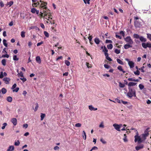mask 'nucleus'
I'll return each mask as SVG.
<instances>
[{
  "label": "nucleus",
  "instance_id": "f257e3e1",
  "mask_svg": "<svg viewBox=\"0 0 151 151\" xmlns=\"http://www.w3.org/2000/svg\"><path fill=\"white\" fill-rule=\"evenodd\" d=\"M128 88L129 91L127 93V96L130 98H132L133 96L136 97L135 90L130 87H129Z\"/></svg>",
  "mask_w": 151,
  "mask_h": 151
},
{
  "label": "nucleus",
  "instance_id": "f03ea898",
  "mask_svg": "<svg viewBox=\"0 0 151 151\" xmlns=\"http://www.w3.org/2000/svg\"><path fill=\"white\" fill-rule=\"evenodd\" d=\"M45 10H41L40 12V15H38V16L40 17V18H44V16L45 15H46L47 14H49L50 13V11L48 9H45Z\"/></svg>",
  "mask_w": 151,
  "mask_h": 151
},
{
  "label": "nucleus",
  "instance_id": "7ed1b4c3",
  "mask_svg": "<svg viewBox=\"0 0 151 151\" xmlns=\"http://www.w3.org/2000/svg\"><path fill=\"white\" fill-rule=\"evenodd\" d=\"M40 4L39 6L40 8H43V9L42 10H45V9H47L46 6L47 3L46 2H44L41 1L40 0Z\"/></svg>",
  "mask_w": 151,
  "mask_h": 151
},
{
  "label": "nucleus",
  "instance_id": "20e7f679",
  "mask_svg": "<svg viewBox=\"0 0 151 151\" xmlns=\"http://www.w3.org/2000/svg\"><path fill=\"white\" fill-rule=\"evenodd\" d=\"M124 40L128 44H132L133 43L132 40L130 36H127L126 38H124Z\"/></svg>",
  "mask_w": 151,
  "mask_h": 151
},
{
  "label": "nucleus",
  "instance_id": "39448f33",
  "mask_svg": "<svg viewBox=\"0 0 151 151\" xmlns=\"http://www.w3.org/2000/svg\"><path fill=\"white\" fill-rule=\"evenodd\" d=\"M142 47L145 49H146L147 47L151 48V43L150 42H148L147 43L145 42L142 43Z\"/></svg>",
  "mask_w": 151,
  "mask_h": 151
},
{
  "label": "nucleus",
  "instance_id": "423d86ee",
  "mask_svg": "<svg viewBox=\"0 0 151 151\" xmlns=\"http://www.w3.org/2000/svg\"><path fill=\"white\" fill-rule=\"evenodd\" d=\"M149 128H148L145 131L144 133L142 134V136L144 138H145L146 137L148 136L149 134V132L150 131H149Z\"/></svg>",
  "mask_w": 151,
  "mask_h": 151
},
{
  "label": "nucleus",
  "instance_id": "0eeeda50",
  "mask_svg": "<svg viewBox=\"0 0 151 151\" xmlns=\"http://www.w3.org/2000/svg\"><path fill=\"white\" fill-rule=\"evenodd\" d=\"M113 127H114L115 129L119 131H120V125H119V124H113Z\"/></svg>",
  "mask_w": 151,
  "mask_h": 151
},
{
  "label": "nucleus",
  "instance_id": "6e6552de",
  "mask_svg": "<svg viewBox=\"0 0 151 151\" xmlns=\"http://www.w3.org/2000/svg\"><path fill=\"white\" fill-rule=\"evenodd\" d=\"M50 18L51 19H52V17L50 12L49 13V14H47L45 15L44 16V19H45L48 20H49V19Z\"/></svg>",
  "mask_w": 151,
  "mask_h": 151
},
{
  "label": "nucleus",
  "instance_id": "1a4fd4ad",
  "mask_svg": "<svg viewBox=\"0 0 151 151\" xmlns=\"http://www.w3.org/2000/svg\"><path fill=\"white\" fill-rule=\"evenodd\" d=\"M5 83L6 84H9V81L10 80V78L7 77H5L3 79Z\"/></svg>",
  "mask_w": 151,
  "mask_h": 151
},
{
  "label": "nucleus",
  "instance_id": "9d476101",
  "mask_svg": "<svg viewBox=\"0 0 151 151\" xmlns=\"http://www.w3.org/2000/svg\"><path fill=\"white\" fill-rule=\"evenodd\" d=\"M11 121L14 126H15L17 125V121L16 118H12L11 120Z\"/></svg>",
  "mask_w": 151,
  "mask_h": 151
},
{
  "label": "nucleus",
  "instance_id": "9b49d317",
  "mask_svg": "<svg viewBox=\"0 0 151 151\" xmlns=\"http://www.w3.org/2000/svg\"><path fill=\"white\" fill-rule=\"evenodd\" d=\"M132 44H125L124 46V47L125 49H127L129 48L132 47Z\"/></svg>",
  "mask_w": 151,
  "mask_h": 151
},
{
  "label": "nucleus",
  "instance_id": "f8f14e48",
  "mask_svg": "<svg viewBox=\"0 0 151 151\" xmlns=\"http://www.w3.org/2000/svg\"><path fill=\"white\" fill-rule=\"evenodd\" d=\"M128 64L131 68H133L134 66V63L132 61H129Z\"/></svg>",
  "mask_w": 151,
  "mask_h": 151
},
{
  "label": "nucleus",
  "instance_id": "ddd939ff",
  "mask_svg": "<svg viewBox=\"0 0 151 151\" xmlns=\"http://www.w3.org/2000/svg\"><path fill=\"white\" fill-rule=\"evenodd\" d=\"M14 147L13 146H9L6 151H13L14 150Z\"/></svg>",
  "mask_w": 151,
  "mask_h": 151
},
{
  "label": "nucleus",
  "instance_id": "4468645a",
  "mask_svg": "<svg viewBox=\"0 0 151 151\" xmlns=\"http://www.w3.org/2000/svg\"><path fill=\"white\" fill-rule=\"evenodd\" d=\"M135 139L134 141L135 142H136L137 141L139 142L141 140V139L139 136L137 135H135L134 137Z\"/></svg>",
  "mask_w": 151,
  "mask_h": 151
},
{
  "label": "nucleus",
  "instance_id": "2eb2a0df",
  "mask_svg": "<svg viewBox=\"0 0 151 151\" xmlns=\"http://www.w3.org/2000/svg\"><path fill=\"white\" fill-rule=\"evenodd\" d=\"M137 84L136 83L130 82L128 84V86L129 87H130L131 86H134Z\"/></svg>",
  "mask_w": 151,
  "mask_h": 151
},
{
  "label": "nucleus",
  "instance_id": "dca6fc26",
  "mask_svg": "<svg viewBox=\"0 0 151 151\" xmlns=\"http://www.w3.org/2000/svg\"><path fill=\"white\" fill-rule=\"evenodd\" d=\"M117 69L121 71H122L123 73H124L125 71L122 69V67L121 65H119L117 67Z\"/></svg>",
  "mask_w": 151,
  "mask_h": 151
},
{
  "label": "nucleus",
  "instance_id": "f3484780",
  "mask_svg": "<svg viewBox=\"0 0 151 151\" xmlns=\"http://www.w3.org/2000/svg\"><path fill=\"white\" fill-rule=\"evenodd\" d=\"M36 61L38 63L40 64L41 63V60L40 58V56H37L36 58Z\"/></svg>",
  "mask_w": 151,
  "mask_h": 151
},
{
  "label": "nucleus",
  "instance_id": "a211bd4d",
  "mask_svg": "<svg viewBox=\"0 0 151 151\" xmlns=\"http://www.w3.org/2000/svg\"><path fill=\"white\" fill-rule=\"evenodd\" d=\"M139 39L141 42H145L147 41V39L142 36H140Z\"/></svg>",
  "mask_w": 151,
  "mask_h": 151
},
{
  "label": "nucleus",
  "instance_id": "6ab92c4d",
  "mask_svg": "<svg viewBox=\"0 0 151 151\" xmlns=\"http://www.w3.org/2000/svg\"><path fill=\"white\" fill-rule=\"evenodd\" d=\"M140 25L139 23L137 21H135L134 22V26L136 27H139Z\"/></svg>",
  "mask_w": 151,
  "mask_h": 151
},
{
  "label": "nucleus",
  "instance_id": "aec40b11",
  "mask_svg": "<svg viewBox=\"0 0 151 151\" xmlns=\"http://www.w3.org/2000/svg\"><path fill=\"white\" fill-rule=\"evenodd\" d=\"M94 42L97 44H99L100 42V40L98 38H96L94 39Z\"/></svg>",
  "mask_w": 151,
  "mask_h": 151
},
{
  "label": "nucleus",
  "instance_id": "412c9836",
  "mask_svg": "<svg viewBox=\"0 0 151 151\" xmlns=\"http://www.w3.org/2000/svg\"><path fill=\"white\" fill-rule=\"evenodd\" d=\"M7 101L9 102H11L12 100V98L11 96H8L6 98Z\"/></svg>",
  "mask_w": 151,
  "mask_h": 151
},
{
  "label": "nucleus",
  "instance_id": "4be33fe9",
  "mask_svg": "<svg viewBox=\"0 0 151 151\" xmlns=\"http://www.w3.org/2000/svg\"><path fill=\"white\" fill-rule=\"evenodd\" d=\"M105 56H106V59L109 60V61H112V60L109 57L108 54H106V53L105 54Z\"/></svg>",
  "mask_w": 151,
  "mask_h": 151
},
{
  "label": "nucleus",
  "instance_id": "5701e85b",
  "mask_svg": "<svg viewBox=\"0 0 151 151\" xmlns=\"http://www.w3.org/2000/svg\"><path fill=\"white\" fill-rule=\"evenodd\" d=\"M117 61L118 63L121 65H123L124 64L123 62L120 59H117Z\"/></svg>",
  "mask_w": 151,
  "mask_h": 151
},
{
  "label": "nucleus",
  "instance_id": "b1692460",
  "mask_svg": "<svg viewBox=\"0 0 151 151\" xmlns=\"http://www.w3.org/2000/svg\"><path fill=\"white\" fill-rule=\"evenodd\" d=\"M2 93L3 94H5L6 92V90L4 88H2L1 89Z\"/></svg>",
  "mask_w": 151,
  "mask_h": 151
},
{
  "label": "nucleus",
  "instance_id": "393cba45",
  "mask_svg": "<svg viewBox=\"0 0 151 151\" xmlns=\"http://www.w3.org/2000/svg\"><path fill=\"white\" fill-rule=\"evenodd\" d=\"M13 4V2L12 1H10L9 2H8L6 4V5L8 6H11Z\"/></svg>",
  "mask_w": 151,
  "mask_h": 151
},
{
  "label": "nucleus",
  "instance_id": "a878e982",
  "mask_svg": "<svg viewBox=\"0 0 151 151\" xmlns=\"http://www.w3.org/2000/svg\"><path fill=\"white\" fill-rule=\"evenodd\" d=\"M107 47L109 49H111L113 47L112 45L111 44H110L107 45Z\"/></svg>",
  "mask_w": 151,
  "mask_h": 151
},
{
  "label": "nucleus",
  "instance_id": "bb28decb",
  "mask_svg": "<svg viewBox=\"0 0 151 151\" xmlns=\"http://www.w3.org/2000/svg\"><path fill=\"white\" fill-rule=\"evenodd\" d=\"M45 114H43V113H41L40 117H41V120H42L45 117Z\"/></svg>",
  "mask_w": 151,
  "mask_h": 151
},
{
  "label": "nucleus",
  "instance_id": "cd10ccee",
  "mask_svg": "<svg viewBox=\"0 0 151 151\" xmlns=\"http://www.w3.org/2000/svg\"><path fill=\"white\" fill-rule=\"evenodd\" d=\"M25 32L24 31H22L21 32V35L22 37L24 38L25 37Z\"/></svg>",
  "mask_w": 151,
  "mask_h": 151
},
{
  "label": "nucleus",
  "instance_id": "c85d7f7f",
  "mask_svg": "<svg viewBox=\"0 0 151 151\" xmlns=\"http://www.w3.org/2000/svg\"><path fill=\"white\" fill-rule=\"evenodd\" d=\"M145 65V63L143 64V66L140 69H139V70H141V71L142 72L144 73L145 72V70H144V69L145 68V66L144 65Z\"/></svg>",
  "mask_w": 151,
  "mask_h": 151
},
{
  "label": "nucleus",
  "instance_id": "c756f323",
  "mask_svg": "<svg viewBox=\"0 0 151 151\" xmlns=\"http://www.w3.org/2000/svg\"><path fill=\"white\" fill-rule=\"evenodd\" d=\"M119 86L120 88H124L125 86V85L121 82L119 83Z\"/></svg>",
  "mask_w": 151,
  "mask_h": 151
},
{
  "label": "nucleus",
  "instance_id": "7c9ffc66",
  "mask_svg": "<svg viewBox=\"0 0 151 151\" xmlns=\"http://www.w3.org/2000/svg\"><path fill=\"white\" fill-rule=\"evenodd\" d=\"M34 6L37 7L38 6H39L40 4V2H39V1H37L36 2L34 3Z\"/></svg>",
  "mask_w": 151,
  "mask_h": 151
},
{
  "label": "nucleus",
  "instance_id": "2f4dec72",
  "mask_svg": "<svg viewBox=\"0 0 151 151\" xmlns=\"http://www.w3.org/2000/svg\"><path fill=\"white\" fill-rule=\"evenodd\" d=\"M133 36L134 38L136 39H139L140 37L139 35L137 34H134L133 35Z\"/></svg>",
  "mask_w": 151,
  "mask_h": 151
},
{
  "label": "nucleus",
  "instance_id": "473e14b6",
  "mask_svg": "<svg viewBox=\"0 0 151 151\" xmlns=\"http://www.w3.org/2000/svg\"><path fill=\"white\" fill-rule=\"evenodd\" d=\"M143 147V146H137L135 147V149L136 150H138L142 148Z\"/></svg>",
  "mask_w": 151,
  "mask_h": 151
},
{
  "label": "nucleus",
  "instance_id": "72a5a7b5",
  "mask_svg": "<svg viewBox=\"0 0 151 151\" xmlns=\"http://www.w3.org/2000/svg\"><path fill=\"white\" fill-rule=\"evenodd\" d=\"M103 51L105 52V53H106V54H108V53H107L108 50L107 49L106 47L105 46L104 47V48L103 50Z\"/></svg>",
  "mask_w": 151,
  "mask_h": 151
},
{
  "label": "nucleus",
  "instance_id": "f704fd0d",
  "mask_svg": "<svg viewBox=\"0 0 151 151\" xmlns=\"http://www.w3.org/2000/svg\"><path fill=\"white\" fill-rule=\"evenodd\" d=\"M120 50H118L117 49H115L114 50V52L117 54H119L120 53Z\"/></svg>",
  "mask_w": 151,
  "mask_h": 151
},
{
  "label": "nucleus",
  "instance_id": "c9c22d12",
  "mask_svg": "<svg viewBox=\"0 0 151 151\" xmlns=\"http://www.w3.org/2000/svg\"><path fill=\"white\" fill-rule=\"evenodd\" d=\"M147 37L150 41H151V34L147 33Z\"/></svg>",
  "mask_w": 151,
  "mask_h": 151
},
{
  "label": "nucleus",
  "instance_id": "e433bc0d",
  "mask_svg": "<svg viewBox=\"0 0 151 151\" xmlns=\"http://www.w3.org/2000/svg\"><path fill=\"white\" fill-rule=\"evenodd\" d=\"M1 63L2 64L4 65L5 66L6 65V60L5 59H3L1 60Z\"/></svg>",
  "mask_w": 151,
  "mask_h": 151
},
{
  "label": "nucleus",
  "instance_id": "4c0bfd02",
  "mask_svg": "<svg viewBox=\"0 0 151 151\" xmlns=\"http://www.w3.org/2000/svg\"><path fill=\"white\" fill-rule=\"evenodd\" d=\"M65 63L67 66H69L70 64V62L67 60H65Z\"/></svg>",
  "mask_w": 151,
  "mask_h": 151
},
{
  "label": "nucleus",
  "instance_id": "58836bf2",
  "mask_svg": "<svg viewBox=\"0 0 151 151\" xmlns=\"http://www.w3.org/2000/svg\"><path fill=\"white\" fill-rule=\"evenodd\" d=\"M6 40H5V39H4L3 40V44L6 47H7V44L6 43Z\"/></svg>",
  "mask_w": 151,
  "mask_h": 151
},
{
  "label": "nucleus",
  "instance_id": "ea45409f",
  "mask_svg": "<svg viewBox=\"0 0 151 151\" xmlns=\"http://www.w3.org/2000/svg\"><path fill=\"white\" fill-rule=\"evenodd\" d=\"M89 109L91 111H93L94 108L92 105H90L88 106Z\"/></svg>",
  "mask_w": 151,
  "mask_h": 151
},
{
  "label": "nucleus",
  "instance_id": "a19ab883",
  "mask_svg": "<svg viewBox=\"0 0 151 151\" xmlns=\"http://www.w3.org/2000/svg\"><path fill=\"white\" fill-rule=\"evenodd\" d=\"M13 59L14 60H19V58H17L16 55H14L13 57Z\"/></svg>",
  "mask_w": 151,
  "mask_h": 151
},
{
  "label": "nucleus",
  "instance_id": "79ce46f5",
  "mask_svg": "<svg viewBox=\"0 0 151 151\" xmlns=\"http://www.w3.org/2000/svg\"><path fill=\"white\" fill-rule=\"evenodd\" d=\"M124 138L123 139V140L124 142H127V141L128 140L126 138L127 136L126 134H124Z\"/></svg>",
  "mask_w": 151,
  "mask_h": 151
},
{
  "label": "nucleus",
  "instance_id": "37998d69",
  "mask_svg": "<svg viewBox=\"0 0 151 151\" xmlns=\"http://www.w3.org/2000/svg\"><path fill=\"white\" fill-rule=\"evenodd\" d=\"M20 79L23 82H24L27 81V79L24 78V77L20 78Z\"/></svg>",
  "mask_w": 151,
  "mask_h": 151
},
{
  "label": "nucleus",
  "instance_id": "c03bdc74",
  "mask_svg": "<svg viewBox=\"0 0 151 151\" xmlns=\"http://www.w3.org/2000/svg\"><path fill=\"white\" fill-rule=\"evenodd\" d=\"M36 12V10L35 8H32L31 9V12L33 13H35Z\"/></svg>",
  "mask_w": 151,
  "mask_h": 151
},
{
  "label": "nucleus",
  "instance_id": "a18cd8bd",
  "mask_svg": "<svg viewBox=\"0 0 151 151\" xmlns=\"http://www.w3.org/2000/svg\"><path fill=\"white\" fill-rule=\"evenodd\" d=\"M44 34L45 36L47 37H49V33L46 31L44 32Z\"/></svg>",
  "mask_w": 151,
  "mask_h": 151
},
{
  "label": "nucleus",
  "instance_id": "49530a36",
  "mask_svg": "<svg viewBox=\"0 0 151 151\" xmlns=\"http://www.w3.org/2000/svg\"><path fill=\"white\" fill-rule=\"evenodd\" d=\"M139 86L140 90H142L144 88V86L142 84H139Z\"/></svg>",
  "mask_w": 151,
  "mask_h": 151
},
{
  "label": "nucleus",
  "instance_id": "de8ad7c7",
  "mask_svg": "<svg viewBox=\"0 0 151 151\" xmlns=\"http://www.w3.org/2000/svg\"><path fill=\"white\" fill-rule=\"evenodd\" d=\"M134 73L136 75H139L140 74V72L137 70L136 71H134Z\"/></svg>",
  "mask_w": 151,
  "mask_h": 151
},
{
  "label": "nucleus",
  "instance_id": "09e8293b",
  "mask_svg": "<svg viewBox=\"0 0 151 151\" xmlns=\"http://www.w3.org/2000/svg\"><path fill=\"white\" fill-rule=\"evenodd\" d=\"M7 124L6 123H4L3 124V126L1 127V129H4L5 128V127L7 126Z\"/></svg>",
  "mask_w": 151,
  "mask_h": 151
},
{
  "label": "nucleus",
  "instance_id": "8fccbe9b",
  "mask_svg": "<svg viewBox=\"0 0 151 151\" xmlns=\"http://www.w3.org/2000/svg\"><path fill=\"white\" fill-rule=\"evenodd\" d=\"M20 144V142L19 140H17V142L14 143V145L15 146H19Z\"/></svg>",
  "mask_w": 151,
  "mask_h": 151
},
{
  "label": "nucleus",
  "instance_id": "3c124183",
  "mask_svg": "<svg viewBox=\"0 0 151 151\" xmlns=\"http://www.w3.org/2000/svg\"><path fill=\"white\" fill-rule=\"evenodd\" d=\"M17 75L19 76H21V77H23V73L21 71L20 73H19Z\"/></svg>",
  "mask_w": 151,
  "mask_h": 151
},
{
  "label": "nucleus",
  "instance_id": "603ef678",
  "mask_svg": "<svg viewBox=\"0 0 151 151\" xmlns=\"http://www.w3.org/2000/svg\"><path fill=\"white\" fill-rule=\"evenodd\" d=\"M83 134L85 136L84 138V136L83 135V138L85 140H86V133L85 131H83Z\"/></svg>",
  "mask_w": 151,
  "mask_h": 151
},
{
  "label": "nucleus",
  "instance_id": "864d4df0",
  "mask_svg": "<svg viewBox=\"0 0 151 151\" xmlns=\"http://www.w3.org/2000/svg\"><path fill=\"white\" fill-rule=\"evenodd\" d=\"M106 43H112V41L110 40H106Z\"/></svg>",
  "mask_w": 151,
  "mask_h": 151
},
{
  "label": "nucleus",
  "instance_id": "5fc2aeb1",
  "mask_svg": "<svg viewBox=\"0 0 151 151\" xmlns=\"http://www.w3.org/2000/svg\"><path fill=\"white\" fill-rule=\"evenodd\" d=\"M84 1V2L85 4H90V0H83Z\"/></svg>",
  "mask_w": 151,
  "mask_h": 151
},
{
  "label": "nucleus",
  "instance_id": "6e6d98bb",
  "mask_svg": "<svg viewBox=\"0 0 151 151\" xmlns=\"http://www.w3.org/2000/svg\"><path fill=\"white\" fill-rule=\"evenodd\" d=\"M99 127H101L102 128H103L104 127V126L103 124V122H101V123L99 126Z\"/></svg>",
  "mask_w": 151,
  "mask_h": 151
},
{
  "label": "nucleus",
  "instance_id": "4d7b16f0",
  "mask_svg": "<svg viewBox=\"0 0 151 151\" xmlns=\"http://www.w3.org/2000/svg\"><path fill=\"white\" fill-rule=\"evenodd\" d=\"M19 89V88L18 87H17L15 89H13V92H17Z\"/></svg>",
  "mask_w": 151,
  "mask_h": 151
},
{
  "label": "nucleus",
  "instance_id": "13d9d810",
  "mask_svg": "<svg viewBox=\"0 0 151 151\" xmlns=\"http://www.w3.org/2000/svg\"><path fill=\"white\" fill-rule=\"evenodd\" d=\"M9 55L8 54H6L5 55H2V57H5L6 58H8L9 57Z\"/></svg>",
  "mask_w": 151,
  "mask_h": 151
},
{
  "label": "nucleus",
  "instance_id": "bf43d9fd",
  "mask_svg": "<svg viewBox=\"0 0 151 151\" xmlns=\"http://www.w3.org/2000/svg\"><path fill=\"white\" fill-rule=\"evenodd\" d=\"M100 141L103 144H105L106 143V142L104 140V139L102 138H101L100 139Z\"/></svg>",
  "mask_w": 151,
  "mask_h": 151
},
{
  "label": "nucleus",
  "instance_id": "052dcab7",
  "mask_svg": "<svg viewBox=\"0 0 151 151\" xmlns=\"http://www.w3.org/2000/svg\"><path fill=\"white\" fill-rule=\"evenodd\" d=\"M104 67L105 68H107V69L109 68H110V67L109 65H108L106 64H104Z\"/></svg>",
  "mask_w": 151,
  "mask_h": 151
},
{
  "label": "nucleus",
  "instance_id": "680f3d73",
  "mask_svg": "<svg viewBox=\"0 0 151 151\" xmlns=\"http://www.w3.org/2000/svg\"><path fill=\"white\" fill-rule=\"evenodd\" d=\"M38 107V104L37 103L36 104V106L35 108V109H34V110L35 111H36L37 110Z\"/></svg>",
  "mask_w": 151,
  "mask_h": 151
},
{
  "label": "nucleus",
  "instance_id": "e2e57ef3",
  "mask_svg": "<svg viewBox=\"0 0 151 151\" xmlns=\"http://www.w3.org/2000/svg\"><path fill=\"white\" fill-rule=\"evenodd\" d=\"M119 33L122 35L123 37H124L125 35L123 31H120Z\"/></svg>",
  "mask_w": 151,
  "mask_h": 151
},
{
  "label": "nucleus",
  "instance_id": "0e129e2a",
  "mask_svg": "<svg viewBox=\"0 0 151 151\" xmlns=\"http://www.w3.org/2000/svg\"><path fill=\"white\" fill-rule=\"evenodd\" d=\"M43 41H41V42H40L38 43L37 44V46H40V45H41L43 44Z\"/></svg>",
  "mask_w": 151,
  "mask_h": 151
},
{
  "label": "nucleus",
  "instance_id": "69168bd1",
  "mask_svg": "<svg viewBox=\"0 0 151 151\" xmlns=\"http://www.w3.org/2000/svg\"><path fill=\"white\" fill-rule=\"evenodd\" d=\"M17 86V85L16 83H14L11 89H14V88H15Z\"/></svg>",
  "mask_w": 151,
  "mask_h": 151
},
{
  "label": "nucleus",
  "instance_id": "338daca9",
  "mask_svg": "<svg viewBox=\"0 0 151 151\" xmlns=\"http://www.w3.org/2000/svg\"><path fill=\"white\" fill-rule=\"evenodd\" d=\"M115 37L116 38H118L119 39H121L122 38V37L117 35H116Z\"/></svg>",
  "mask_w": 151,
  "mask_h": 151
},
{
  "label": "nucleus",
  "instance_id": "774afa93",
  "mask_svg": "<svg viewBox=\"0 0 151 151\" xmlns=\"http://www.w3.org/2000/svg\"><path fill=\"white\" fill-rule=\"evenodd\" d=\"M62 58L63 57L62 56H59L56 59V60L58 61L60 59H62Z\"/></svg>",
  "mask_w": 151,
  "mask_h": 151
}]
</instances>
